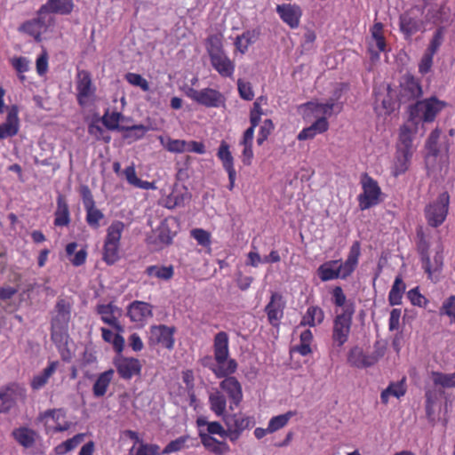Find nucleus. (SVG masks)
<instances>
[{
  "instance_id": "7ed1b4c3",
  "label": "nucleus",
  "mask_w": 455,
  "mask_h": 455,
  "mask_svg": "<svg viewBox=\"0 0 455 455\" xmlns=\"http://www.w3.org/2000/svg\"><path fill=\"white\" fill-rule=\"evenodd\" d=\"M450 196L447 192L441 193L438 197L425 207V217L429 226H441L448 214Z\"/></svg>"
},
{
  "instance_id": "6ab92c4d",
  "label": "nucleus",
  "mask_w": 455,
  "mask_h": 455,
  "mask_svg": "<svg viewBox=\"0 0 455 455\" xmlns=\"http://www.w3.org/2000/svg\"><path fill=\"white\" fill-rule=\"evenodd\" d=\"M97 313L100 315L102 322L121 331L122 327L119 323L118 317L121 315V310L114 304H100L97 306Z\"/></svg>"
},
{
  "instance_id": "338daca9",
  "label": "nucleus",
  "mask_w": 455,
  "mask_h": 455,
  "mask_svg": "<svg viewBox=\"0 0 455 455\" xmlns=\"http://www.w3.org/2000/svg\"><path fill=\"white\" fill-rule=\"evenodd\" d=\"M127 82L132 85L139 86L144 92L149 91V84L148 81L140 75L135 73H128L125 76Z\"/></svg>"
},
{
  "instance_id": "423d86ee",
  "label": "nucleus",
  "mask_w": 455,
  "mask_h": 455,
  "mask_svg": "<svg viewBox=\"0 0 455 455\" xmlns=\"http://www.w3.org/2000/svg\"><path fill=\"white\" fill-rule=\"evenodd\" d=\"M444 103L436 98L418 101L411 108V119L416 121L432 122L443 109Z\"/></svg>"
},
{
  "instance_id": "f257e3e1",
  "label": "nucleus",
  "mask_w": 455,
  "mask_h": 455,
  "mask_svg": "<svg viewBox=\"0 0 455 455\" xmlns=\"http://www.w3.org/2000/svg\"><path fill=\"white\" fill-rule=\"evenodd\" d=\"M361 254V245L358 241L353 243L349 249L347 259L344 263L339 260H331L318 267V275L322 281L326 282L337 278L345 279L355 269Z\"/></svg>"
},
{
  "instance_id": "8fccbe9b",
  "label": "nucleus",
  "mask_w": 455,
  "mask_h": 455,
  "mask_svg": "<svg viewBox=\"0 0 455 455\" xmlns=\"http://www.w3.org/2000/svg\"><path fill=\"white\" fill-rule=\"evenodd\" d=\"M431 378L435 386L442 387H455V372L446 374L439 371H432Z\"/></svg>"
},
{
  "instance_id": "680f3d73",
  "label": "nucleus",
  "mask_w": 455,
  "mask_h": 455,
  "mask_svg": "<svg viewBox=\"0 0 455 455\" xmlns=\"http://www.w3.org/2000/svg\"><path fill=\"white\" fill-rule=\"evenodd\" d=\"M440 314L449 316L451 321L455 323V295L450 296L443 301Z\"/></svg>"
},
{
  "instance_id": "72a5a7b5",
  "label": "nucleus",
  "mask_w": 455,
  "mask_h": 455,
  "mask_svg": "<svg viewBox=\"0 0 455 455\" xmlns=\"http://www.w3.org/2000/svg\"><path fill=\"white\" fill-rule=\"evenodd\" d=\"M189 199L190 194L187 188L175 186L166 197V207L172 209L177 206H183Z\"/></svg>"
},
{
  "instance_id": "e2e57ef3",
  "label": "nucleus",
  "mask_w": 455,
  "mask_h": 455,
  "mask_svg": "<svg viewBox=\"0 0 455 455\" xmlns=\"http://www.w3.org/2000/svg\"><path fill=\"white\" fill-rule=\"evenodd\" d=\"M443 42V31L442 28H438L433 35L430 44L427 49V52L435 55L439 50L440 46Z\"/></svg>"
},
{
  "instance_id": "49530a36",
  "label": "nucleus",
  "mask_w": 455,
  "mask_h": 455,
  "mask_svg": "<svg viewBox=\"0 0 455 455\" xmlns=\"http://www.w3.org/2000/svg\"><path fill=\"white\" fill-rule=\"evenodd\" d=\"M296 415L295 411H289L286 413L274 416L268 421V431L275 433L284 427L289 420Z\"/></svg>"
},
{
  "instance_id": "a19ab883",
  "label": "nucleus",
  "mask_w": 455,
  "mask_h": 455,
  "mask_svg": "<svg viewBox=\"0 0 455 455\" xmlns=\"http://www.w3.org/2000/svg\"><path fill=\"white\" fill-rule=\"evenodd\" d=\"M412 155L413 152L397 149L393 171L395 176L401 175L409 169Z\"/></svg>"
},
{
  "instance_id": "f03ea898",
  "label": "nucleus",
  "mask_w": 455,
  "mask_h": 455,
  "mask_svg": "<svg viewBox=\"0 0 455 455\" xmlns=\"http://www.w3.org/2000/svg\"><path fill=\"white\" fill-rule=\"evenodd\" d=\"M353 315V307H345L343 311L335 316L331 333L334 347H342L347 341L351 331Z\"/></svg>"
},
{
  "instance_id": "7c9ffc66",
  "label": "nucleus",
  "mask_w": 455,
  "mask_h": 455,
  "mask_svg": "<svg viewBox=\"0 0 455 455\" xmlns=\"http://www.w3.org/2000/svg\"><path fill=\"white\" fill-rule=\"evenodd\" d=\"M407 391L405 378L396 382H391L380 394V401L383 404H387L389 397L394 396L397 399L403 397Z\"/></svg>"
},
{
  "instance_id": "39448f33",
  "label": "nucleus",
  "mask_w": 455,
  "mask_h": 455,
  "mask_svg": "<svg viewBox=\"0 0 455 455\" xmlns=\"http://www.w3.org/2000/svg\"><path fill=\"white\" fill-rule=\"evenodd\" d=\"M228 430V439L235 442L245 429L251 428L255 425L252 416H247L241 412L228 413L222 418Z\"/></svg>"
},
{
  "instance_id": "5701e85b",
  "label": "nucleus",
  "mask_w": 455,
  "mask_h": 455,
  "mask_svg": "<svg viewBox=\"0 0 455 455\" xmlns=\"http://www.w3.org/2000/svg\"><path fill=\"white\" fill-rule=\"evenodd\" d=\"M265 312L267 315L269 323L273 326L278 325L283 315V303L280 294L275 292L271 295L270 301L265 307Z\"/></svg>"
},
{
  "instance_id": "e433bc0d",
  "label": "nucleus",
  "mask_w": 455,
  "mask_h": 455,
  "mask_svg": "<svg viewBox=\"0 0 455 455\" xmlns=\"http://www.w3.org/2000/svg\"><path fill=\"white\" fill-rule=\"evenodd\" d=\"M443 247L438 243L435 248V256L433 261L429 259V269H424L425 272L428 275V278L433 282L436 283L438 279L434 276L435 272H440L443 266Z\"/></svg>"
},
{
  "instance_id": "c85d7f7f",
  "label": "nucleus",
  "mask_w": 455,
  "mask_h": 455,
  "mask_svg": "<svg viewBox=\"0 0 455 455\" xmlns=\"http://www.w3.org/2000/svg\"><path fill=\"white\" fill-rule=\"evenodd\" d=\"M399 25L405 39H410L411 36L420 30L422 21L416 17H412L410 13H403L400 16Z\"/></svg>"
},
{
  "instance_id": "6e6552de",
  "label": "nucleus",
  "mask_w": 455,
  "mask_h": 455,
  "mask_svg": "<svg viewBox=\"0 0 455 455\" xmlns=\"http://www.w3.org/2000/svg\"><path fill=\"white\" fill-rule=\"evenodd\" d=\"M53 23L54 18L46 12H42V7H40L37 17L24 22L19 30L33 36L36 41L40 42L41 35L52 26Z\"/></svg>"
},
{
  "instance_id": "69168bd1",
  "label": "nucleus",
  "mask_w": 455,
  "mask_h": 455,
  "mask_svg": "<svg viewBox=\"0 0 455 455\" xmlns=\"http://www.w3.org/2000/svg\"><path fill=\"white\" fill-rule=\"evenodd\" d=\"M237 87L239 95L245 100H251L254 98V92L252 91L251 84L249 82L238 79Z\"/></svg>"
},
{
  "instance_id": "c9c22d12",
  "label": "nucleus",
  "mask_w": 455,
  "mask_h": 455,
  "mask_svg": "<svg viewBox=\"0 0 455 455\" xmlns=\"http://www.w3.org/2000/svg\"><path fill=\"white\" fill-rule=\"evenodd\" d=\"M145 274L150 277H155L162 281H169L174 275V267L172 265H152L147 267Z\"/></svg>"
},
{
  "instance_id": "2f4dec72",
  "label": "nucleus",
  "mask_w": 455,
  "mask_h": 455,
  "mask_svg": "<svg viewBox=\"0 0 455 455\" xmlns=\"http://www.w3.org/2000/svg\"><path fill=\"white\" fill-rule=\"evenodd\" d=\"M209 405L211 411L217 416L223 418L228 413L227 398L225 395L219 389L212 390L209 395Z\"/></svg>"
},
{
  "instance_id": "58836bf2",
  "label": "nucleus",
  "mask_w": 455,
  "mask_h": 455,
  "mask_svg": "<svg viewBox=\"0 0 455 455\" xmlns=\"http://www.w3.org/2000/svg\"><path fill=\"white\" fill-rule=\"evenodd\" d=\"M259 35L257 30H247L237 36L234 43L236 50L243 54L245 53L249 46L256 42Z\"/></svg>"
},
{
  "instance_id": "de8ad7c7",
  "label": "nucleus",
  "mask_w": 455,
  "mask_h": 455,
  "mask_svg": "<svg viewBox=\"0 0 455 455\" xmlns=\"http://www.w3.org/2000/svg\"><path fill=\"white\" fill-rule=\"evenodd\" d=\"M404 289L405 286L402 279L396 277L388 294V302L391 306L401 304Z\"/></svg>"
},
{
  "instance_id": "20e7f679",
  "label": "nucleus",
  "mask_w": 455,
  "mask_h": 455,
  "mask_svg": "<svg viewBox=\"0 0 455 455\" xmlns=\"http://www.w3.org/2000/svg\"><path fill=\"white\" fill-rule=\"evenodd\" d=\"M363 192L358 196L359 207L362 211L368 210L380 202L381 189L378 182L367 173L361 178Z\"/></svg>"
},
{
  "instance_id": "2eb2a0df",
  "label": "nucleus",
  "mask_w": 455,
  "mask_h": 455,
  "mask_svg": "<svg viewBox=\"0 0 455 455\" xmlns=\"http://www.w3.org/2000/svg\"><path fill=\"white\" fill-rule=\"evenodd\" d=\"M19 108L12 106L7 112L5 122L0 124V140L13 137L20 130Z\"/></svg>"
},
{
  "instance_id": "412c9836",
  "label": "nucleus",
  "mask_w": 455,
  "mask_h": 455,
  "mask_svg": "<svg viewBox=\"0 0 455 455\" xmlns=\"http://www.w3.org/2000/svg\"><path fill=\"white\" fill-rule=\"evenodd\" d=\"M417 130V122L410 118L401 128L399 132L398 150L414 152L412 146L413 134Z\"/></svg>"
},
{
  "instance_id": "ea45409f",
  "label": "nucleus",
  "mask_w": 455,
  "mask_h": 455,
  "mask_svg": "<svg viewBox=\"0 0 455 455\" xmlns=\"http://www.w3.org/2000/svg\"><path fill=\"white\" fill-rule=\"evenodd\" d=\"M70 222L69 210L65 199L60 196L57 199L54 225L58 227L68 226Z\"/></svg>"
},
{
  "instance_id": "603ef678",
  "label": "nucleus",
  "mask_w": 455,
  "mask_h": 455,
  "mask_svg": "<svg viewBox=\"0 0 455 455\" xmlns=\"http://www.w3.org/2000/svg\"><path fill=\"white\" fill-rule=\"evenodd\" d=\"M15 440L24 447H31L35 443V432L28 428H19L13 432Z\"/></svg>"
},
{
  "instance_id": "a211bd4d",
  "label": "nucleus",
  "mask_w": 455,
  "mask_h": 455,
  "mask_svg": "<svg viewBox=\"0 0 455 455\" xmlns=\"http://www.w3.org/2000/svg\"><path fill=\"white\" fill-rule=\"evenodd\" d=\"M276 12L279 14L282 20L290 26V28H296L299 27L302 15V11L299 6L290 4H280L276 7Z\"/></svg>"
},
{
  "instance_id": "6e6d98bb",
  "label": "nucleus",
  "mask_w": 455,
  "mask_h": 455,
  "mask_svg": "<svg viewBox=\"0 0 455 455\" xmlns=\"http://www.w3.org/2000/svg\"><path fill=\"white\" fill-rule=\"evenodd\" d=\"M122 116V114L116 111L111 113L106 112L102 117V123L108 130L122 132V126L119 125Z\"/></svg>"
},
{
  "instance_id": "393cba45",
  "label": "nucleus",
  "mask_w": 455,
  "mask_h": 455,
  "mask_svg": "<svg viewBox=\"0 0 455 455\" xmlns=\"http://www.w3.org/2000/svg\"><path fill=\"white\" fill-rule=\"evenodd\" d=\"M213 68L223 77H231L235 72V64L226 52L210 57Z\"/></svg>"
},
{
  "instance_id": "aec40b11",
  "label": "nucleus",
  "mask_w": 455,
  "mask_h": 455,
  "mask_svg": "<svg viewBox=\"0 0 455 455\" xmlns=\"http://www.w3.org/2000/svg\"><path fill=\"white\" fill-rule=\"evenodd\" d=\"M127 314L132 322L143 323L152 317V306L147 302L135 300L129 305Z\"/></svg>"
},
{
  "instance_id": "4c0bfd02",
  "label": "nucleus",
  "mask_w": 455,
  "mask_h": 455,
  "mask_svg": "<svg viewBox=\"0 0 455 455\" xmlns=\"http://www.w3.org/2000/svg\"><path fill=\"white\" fill-rule=\"evenodd\" d=\"M58 365L59 363L57 361L51 362L49 365L42 372L36 375L31 381L32 388L38 390L44 387L48 382L49 379L56 371Z\"/></svg>"
},
{
  "instance_id": "774afa93",
  "label": "nucleus",
  "mask_w": 455,
  "mask_h": 455,
  "mask_svg": "<svg viewBox=\"0 0 455 455\" xmlns=\"http://www.w3.org/2000/svg\"><path fill=\"white\" fill-rule=\"evenodd\" d=\"M191 236L202 246H208L211 243L210 234L202 228L193 229Z\"/></svg>"
},
{
  "instance_id": "37998d69",
  "label": "nucleus",
  "mask_w": 455,
  "mask_h": 455,
  "mask_svg": "<svg viewBox=\"0 0 455 455\" xmlns=\"http://www.w3.org/2000/svg\"><path fill=\"white\" fill-rule=\"evenodd\" d=\"M218 157L222 162L223 168L227 171L228 174L233 173L234 167V158L229 150V147L226 142H222L218 149L217 153Z\"/></svg>"
},
{
  "instance_id": "4be33fe9",
  "label": "nucleus",
  "mask_w": 455,
  "mask_h": 455,
  "mask_svg": "<svg viewBox=\"0 0 455 455\" xmlns=\"http://www.w3.org/2000/svg\"><path fill=\"white\" fill-rule=\"evenodd\" d=\"M51 339L58 347L63 360L70 357L68 346V326L52 325Z\"/></svg>"
},
{
  "instance_id": "bf43d9fd",
  "label": "nucleus",
  "mask_w": 455,
  "mask_h": 455,
  "mask_svg": "<svg viewBox=\"0 0 455 455\" xmlns=\"http://www.w3.org/2000/svg\"><path fill=\"white\" fill-rule=\"evenodd\" d=\"M207 52L210 57L225 52L223 50L221 36L212 35L207 41Z\"/></svg>"
},
{
  "instance_id": "cd10ccee",
  "label": "nucleus",
  "mask_w": 455,
  "mask_h": 455,
  "mask_svg": "<svg viewBox=\"0 0 455 455\" xmlns=\"http://www.w3.org/2000/svg\"><path fill=\"white\" fill-rule=\"evenodd\" d=\"M71 306L64 299H59L55 305V314L52 319V325L68 326L70 320Z\"/></svg>"
},
{
  "instance_id": "052dcab7",
  "label": "nucleus",
  "mask_w": 455,
  "mask_h": 455,
  "mask_svg": "<svg viewBox=\"0 0 455 455\" xmlns=\"http://www.w3.org/2000/svg\"><path fill=\"white\" fill-rule=\"evenodd\" d=\"M134 448L131 450V455H160L161 448L157 444L154 443H141L139 447L133 452Z\"/></svg>"
},
{
  "instance_id": "473e14b6",
  "label": "nucleus",
  "mask_w": 455,
  "mask_h": 455,
  "mask_svg": "<svg viewBox=\"0 0 455 455\" xmlns=\"http://www.w3.org/2000/svg\"><path fill=\"white\" fill-rule=\"evenodd\" d=\"M347 361L352 366L357 368H366L374 364V359L370 355L364 354L358 347L350 349Z\"/></svg>"
},
{
  "instance_id": "0e129e2a",
  "label": "nucleus",
  "mask_w": 455,
  "mask_h": 455,
  "mask_svg": "<svg viewBox=\"0 0 455 455\" xmlns=\"http://www.w3.org/2000/svg\"><path fill=\"white\" fill-rule=\"evenodd\" d=\"M274 130V124L271 119H266L264 120L262 125L260 126L258 138H257V143L259 145H262L265 140L268 138V136L271 134L272 131Z\"/></svg>"
},
{
  "instance_id": "9b49d317",
  "label": "nucleus",
  "mask_w": 455,
  "mask_h": 455,
  "mask_svg": "<svg viewBox=\"0 0 455 455\" xmlns=\"http://www.w3.org/2000/svg\"><path fill=\"white\" fill-rule=\"evenodd\" d=\"M223 378L224 379L220 383V387L229 398L230 410H234V407H237L243 401L242 385L236 378L231 375Z\"/></svg>"
},
{
  "instance_id": "b1692460",
  "label": "nucleus",
  "mask_w": 455,
  "mask_h": 455,
  "mask_svg": "<svg viewBox=\"0 0 455 455\" xmlns=\"http://www.w3.org/2000/svg\"><path fill=\"white\" fill-rule=\"evenodd\" d=\"M306 110L311 113L316 119L319 117L331 116L333 112H339L341 106L333 101L325 103L308 102L306 104Z\"/></svg>"
},
{
  "instance_id": "dca6fc26",
  "label": "nucleus",
  "mask_w": 455,
  "mask_h": 455,
  "mask_svg": "<svg viewBox=\"0 0 455 455\" xmlns=\"http://www.w3.org/2000/svg\"><path fill=\"white\" fill-rule=\"evenodd\" d=\"M228 344V335L225 331H220L215 335L213 340V354L214 360L219 363L227 365V363L232 359L229 358Z\"/></svg>"
},
{
  "instance_id": "1a4fd4ad",
  "label": "nucleus",
  "mask_w": 455,
  "mask_h": 455,
  "mask_svg": "<svg viewBox=\"0 0 455 455\" xmlns=\"http://www.w3.org/2000/svg\"><path fill=\"white\" fill-rule=\"evenodd\" d=\"M186 94L194 101L207 108H219L225 103L224 96L219 91L212 88H204L200 91L188 88Z\"/></svg>"
},
{
  "instance_id": "3c124183",
  "label": "nucleus",
  "mask_w": 455,
  "mask_h": 455,
  "mask_svg": "<svg viewBox=\"0 0 455 455\" xmlns=\"http://www.w3.org/2000/svg\"><path fill=\"white\" fill-rule=\"evenodd\" d=\"M84 434H77L70 439L66 440L55 448L56 453L63 455L77 447L84 439Z\"/></svg>"
},
{
  "instance_id": "09e8293b",
  "label": "nucleus",
  "mask_w": 455,
  "mask_h": 455,
  "mask_svg": "<svg viewBox=\"0 0 455 455\" xmlns=\"http://www.w3.org/2000/svg\"><path fill=\"white\" fill-rule=\"evenodd\" d=\"M14 392L10 387L0 388V413L9 411L14 405Z\"/></svg>"
},
{
  "instance_id": "0eeeda50",
  "label": "nucleus",
  "mask_w": 455,
  "mask_h": 455,
  "mask_svg": "<svg viewBox=\"0 0 455 455\" xmlns=\"http://www.w3.org/2000/svg\"><path fill=\"white\" fill-rule=\"evenodd\" d=\"M66 412L63 409H51L38 415L37 420L42 423L46 433H58L68 430L71 423L65 420Z\"/></svg>"
},
{
  "instance_id": "79ce46f5",
  "label": "nucleus",
  "mask_w": 455,
  "mask_h": 455,
  "mask_svg": "<svg viewBox=\"0 0 455 455\" xmlns=\"http://www.w3.org/2000/svg\"><path fill=\"white\" fill-rule=\"evenodd\" d=\"M158 140L160 144L168 151L174 154H181L185 152V146L187 140L172 139L169 136H159Z\"/></svg>"
},
{
  "instance_id": "bb28decb",
  "label": "nucleus",
  "mask_w": 455,
  "mask_h": 455,
  "mask_svg": "<svg viewBox=\"0 0 455 455\" xmlns=\"http://www.w3.org/2000/svg\"><path fill=\"white\" fill-rule=\"evenodd\" d=\"M199 437L205 449L215 455H225L230 451L229 445L226 442L219 441L213 436L205 434L204 429L199 431Z\"/></svg>"
},
{
  "instance_id": "13d9d810",
  "label": "nucleus",
  "mask_w": 455,
  "mask_h": 455,
  "mask_svg": "<svg viewBox=\"0 0 455 455\" xmlns=\"http://www.w3.org/2000/svg\"><path fill=\"white\" fill-rule=\"evenodd\" d=\"M119 243H106L104 244L103 259L108 264H114L119 259Z\"/></svg>"
},
{
  "instance_id": "c03bdc74",
  "label": "nucleus",
  "mask_w": 455,
  "mask_h": 455,
  "mask_svg": "<svg viewBox=\"0 0 455 455\" xmlns=\"http://www.w3.org/2000/svg\"><path fill=\"white\" fill-rule=\"evenodd\" d=\"M402 87L407 92L409 98H419L422 94V89L418 79L411 76H405L403 77Z\"/></svg>"
},
{
  "instance_id": "ddd939ff",
  "label": "nucleus",
  "mask_w": 455,
  "mask_h": 455,
  "mask_svg": "<svg viewBox=\"0 0 455 455\" xmlns=\"http://www.w3.org/2000/svg\"><path fill=\"white\" fill-rule=\"evenodd\" d=\"M114 363L118 374L124 379H130L140 374L141 371V364L136 358L118 355L115 358Z\"/></svg>"
},
{
  "instance_id": "c756f323",
  "label": "nucleus",
  "mask_w": 455,
  "mask_h": 455,
  "mask_svg": "<svg viewBox=\"0 0 455 455\" xmlns=\"http://www.w3.org/2000/svg\"><path fill=\"white\" fill-rule=\"evenodd\" d=\"M114 374V370L109 369L98 375L92 386L94 397L100 398L107 394L108 387L113 380Z\"/></svg>"
},
{
  "instance_id": "a878e982",
  "label": "nucleus",
  "mask_w": 455,
  "mask_h": 455,
  "mask_svg": "<svg viewBox=\"0 0 455 455\" xmlns=\"http://www.w3.org/2000/svg\"><path fill=\"white\" fill-rule=\"evenodd\" d=\"M41 7L42 12L48 15H68L74 9V0H47Z\"/></svg>"
},
{
  "instance_id": "f3484780",
  "label": "nucleus",
  "mask_w": 455,
  "mask_h": 455,
  "mask_svg": "<svg viewBox=\"0 0 455 455\" xmlns=\"http://www.w3.org/2000/svg\"><path fill=\"white\" fill-rule=\"evenodd\" d=\"M383 25L376 23L371 28V38L369 42V52L371 60L379 59V52L386 51V41L382 33Z\"/></svg>"
},
{
  "instance_id": "4468645a",
  "label": "nucleus",
  "mask_w": 455,
  "mask_h": 455,
  "mask_svg": "<svg viewBox=\"0 0 455 455\" xmlns=\"http://www.w3.org/2000/svg\"><path fill=\"white\" fill-rule=\"evenodd\" d=\"M201 363L203 366L210 369L219 379L232 375L237 370V363L235 359H231L225 365L224 363H219L214 358L207 355L201 359Z\"/></svg>"
},
{
  "instance_id": "5fc2aeb1",
  "label": "nucleus",
  "mask_w": 455,
  "mask_h": 455,
  "mask_svg": "<svg viewBox=\"0 0 455 455\" xmlns=\"http://www.w3.org/2000/svg\"><path fill=\"white\" fill-rule=\"evenodd\" d=\"M124 223L121 221H114L108 228L106 243H119L124 230Z\"/></svg>"
},
{
  "instance_id": "a18cd8bd",
  "label": "nucleus",
  "mask_w": 455,
  "mask_h": 455,
  "mask_svg": "<svg viewBox=\"0 0 455 455\" xmlns=\"http://www.w3.org/2000/svg\"><path fill=\"white\" fill-rule=\"evenodd\" d=\"M324 318L323 311L318 307H309L306 315L303 316L301 324L315 326L323 322Z\"/></svg>"
},
{
  "instance_id": "9d476101",
  "label": "nucleus",
  "mask_w": 455,
  "mask_h": 455,
  "mask_svg": "<svg viewBox=\"0 0 455 455\" xmlns=\"http://www.w3.org/2000/svg\"><path fill=\"white\" fill-rule=\"evenodd\" d=\"M77 101L80 106L87 105L94 96L96 88L92 84V76L86 70H80L76 76Z\"/></svg>"
},
{
  "instance_id": "864d4df0",
  "label": "nucleus",
  "mask_w": 455,
  "mask_h": 455,
  "mask_svg": "<svg viewBox=\"0 0 455 455\" xmlns=\"http://www.w3.org/2000/svg\"><path fill=\"white\" fill-rule=\"evenodd\" d=\"M122 132H124V139H132V140H138L144 137L148 128L143 124H136L132 126H122Z\"/></svg>"
},
{
  "instance_id": "f704fd0d",
  "label": "nucleus",
  "mask_w": 455,
  "mask_h": 455,
  "mask_svg": "<svg viewBox=\"0 0 455 455\" xmlns=\"http://www.w3.org/2000/svg\"><path fill=\"white\" fill-rule=\"evenodd\" d=\"M197 427H199V431L203 429V427H206L204 433L210 435H218L222 438H228L227 427H224L218 421H208L204 417H199L196 419Z\"/></svg>"
},
{
  "instance_id": "4d7b16f0",
  "label": "nucleus",
  "mask_w": 455,
  "mask_h": 455,
  "mask_svg": "<svg viewBox=\"0 0 455 455\" xmlns=\"http://www.w3.org/2000/svg\"><path fill=\"white\" fill-rule=\"evenodd\" d=\"M84 209L86 211V221L88 225L92 228H98L100 227V221L104 218V214L96 208L95 204Z\"/></svg>"
},
{
  "instance_id": "f8f14e48",
  "label": "nucleus",
  "mask_w": 455,
  "mask_h": 455,
  "mask_svg": "<svg viewBox=\"0 0 455 455\" xmlns=\"http://www.w3.org/2000/svg\"><path fill=\"white\" fill-rule=\"evenodd\" d=\"M174 329L165 325H154L150 328L149 341L151 344L161 345L172 349L174 345Z\"/></svg>"
}]
</instances>
